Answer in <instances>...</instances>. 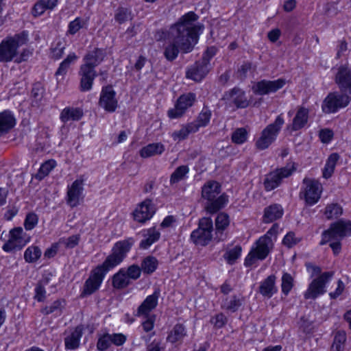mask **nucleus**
Here are the masks:
<instances>
[{
  "label": "nucleus",
  "mask_w": 351,
  "mask_h": 351,
  "mask_svg": "<svg viewBox=\"0 0 351 351\" xmlns=\"http://www.w3.org/2000/svg\"><path fill=\"white\" fill-rule=\"evenodd\" d=\"M106 56L105 49L95 47L93 50L88 51L84 57V64L92 66L95 69Z\"/></svg>",
  "instance_id": "nucleus-25"
},
{
  "label": "nucleus",
  "mask_w": 351,
  "mask_h": 351,
  "mask_svg": "<svg viewBox=\"0 0 351 351\" xmlns=\"http://www.w3.org/2000/svg\"><path fill=\"white\" fill-rule=\"evenodd\" d=\"M211 115V111L208 109V108L204 107L201 112L199 114L197 120L191 123L197 127L198 130L199 128L205 127L208 124Z\"/></svg>",
  "instance_id": "nucleus-46"
},
{
  "label": "nucleus",
  "mask_w": 351,
  "mask_h": 351,
  "mask_svg": "<svg viewBox=\"0 0 351 351\" xmlns=\"http://www.w3.org/2000/svg\"><path fill=\"white\" fill-rule=\"evenodd\" d=\"M27 41L28 34L25 31L3 40L0 43V62L14 60L19 47Z\"/></svg>",
  "instance_id": "nucleus-4"
},
{
  "label": "nucleus",
  "mask_w": 351,
  "mask_h": 351,
  "mask_svg": "<svg viewBox=\"0 0 351 351\" xmlns=\"http://www.w3.org/2000/svg\"><path fill=\"white\" fill-rule=\"evenodd\" d=\"M84 179L82 176L75 180L71 186H68L66 192V202L71 207L79 205L80 199L84 191Z\"/></svg>",
  "instance_id": "nucleus-19"
},
{
  "label": "nucleus",
  "mask_w": 351,
  "mask_h": 351,
  "mask_svg": "<svg viewBox=\"0 0 351 351\" xmlns=\"http://www.w3.org/2000/svg\"><path fill=\"white\" fill-rule=\"evenodd\" d=\"M189 172V168L187 165H181L177 167L170 176V184L171 185L179 182L186 176Z\"/></svg>",
  "instance_id": "nucleus-45"
},
{
  "label": "nucleus",
  "mask_w": 351,
  "mask_h": 351,
  "mask_svg": "<svg viewBox=\"0 0 351 351\" xmlns=\"http://www.w3.org/2000/svg\"><path fill=\"white\" fill-rule=\"evenodd\" d=\"M134 243V240L132 237L114 243L111 253L102 264L92 270L89 277L85 281L81 293L82 298L90 295L99 289L106 274L124 260Z\"/></svg>",
  "instance_id": "nucleus-2"
},
{
  "label": "nucleus",
  "mask_w": 351,
  "mask_h": 351,
  "mask_svg": "<svg viewBox=\"0 0 351 351\" xmlns=\"http://www.w3.org/2000/svg\"><path fill=\"white\" fill-rule=\"evenodd\" d=\"M342 214L343 208L337 203L328 204L325 208L324 215L328 220L337 219Z\"/></svg>",
  "instance_id": "nucleus-43"
},
{
  "label": "nucleus",
  "mask_w": 351,
  "mask_h": 351,
  "mask_svg": "<svg viewBox=\"0 0 351 351\" xmlns=\"http://www.w3.org/2000/svg\"><path fill=\"white\" fill-rule=\"evenodd\" d=\"M65 49V43L62 38H57L52 43L50 47V56L54 60H58L62 58L64 50Z\"/></svg>",
  "instance_id": "nucleus-40"
},
{
  "label": "nucleus",
  "mask_w": 351,
  "mask_h": 351,
  "mask_svg": "<svg viewBox=\"0 0 351 351\" xmlns=\"http://www.w3.org/2000/svg\"><path fill=\"white\" fill-rule=\"evenodd\" d=\"M241 250V247L237 245L234 248L227 251L224 254V258L229 264L232 265L239 258Z\"/></svg>",
  "instance_id": "nucleus-55"
},
{
  "label": "nucleus",
  "mask_w": 351,
  "mask_h": 351,
  "mask_svg": "<svg viewBox=\"0 0 351 351\" xmlns=\"http://www.w3.org/2000/svg\"><path fill=\"white\" fill-rule=\"evenodd\" d=\"M160 294V289H156L153 294L148 295L138 307L136 315L138 317L148 316L149 313L157 306Z\"/></svg>",
  "instance_id": "nucleus-22"
},
{
  "label": "nucleus",
  "mask_w": 351,
  "mask_h": 351,
  "mask_svg": "<svg viewBox=\"0 0 351 351\" xmlns=\"http://www.w3.org/2000/svg\"><path fill=\"white\" fill-rule=\"evenodd\" d=\"M351 235V221L340 219L332 223L322 234L319 245H324L332 240H341Z\"/></svg>",
  "instance_id": "nucleus-5"
},
{
  "label": "nucleus",
  "mask_w": 351,
  "mask_h": 351,
  "mask_svg": "<svg viewBox=\"0 0 351 351\" xmlns=\"http://www.w3.org/2000/svg\"><path fill=\"white\" fill-rule=\"evenodd\" d=\"M186 335V332L184 326L181 324H177L169 334L167 341L174 343L182 341Z\"/></svg>",
  "instance_id": "nucleus-39"
},
{
  "label": "nucleus",
  "mask_w": 351,
  "mask_h": 351,
  "mask_svg": "<svg viewBox=\"0 0 351 351\" xmlns=\"http://www.w3.org/2000/svg\"><path fill=\"white\" fill-rule=\"evenodd\" d=\"M15 123L14 117L10 110L0 112V136L11 130Z\"/></svg>",
  "instance_id": "nucleus-34"
},
{
  "label": "nucleus",
  "mask_w": 351,
  "mask_h": 351,
  "mask_svg": "<svg viewBox=\"0 0 351 351\" xmlns=\"http://www.w3.org/2000/svg\"><path fill=\"white\" fill-rule=\"evenodd\" d=\"M351 101V97L342 92H332L324 99L322 108L326 114L335 113L339 109L346 108Z\"/></svg>",
  "instance_id": "nucleus-8"
},
{
  "label": "nucleus",
  "mask_w": 351,
  "mask_h": 351,
  "mask_svg": "<svg viewBox=\"0 0 351 351\" xmlns=\"http://www.w3.org/2000/svg\"><path fill=\"white\" fill-rule=\"evenodd\" d=\"M333 276V271H326L313 280L304 293V298L306 300H315L318 296L325 293L326 291V285Z\"/></svg>",
  "instance_id": "nucleus-9"
},
{
  "label": "nucleus",
  "mask_w": 351,
  "mask_h": 351,
  "mask_svg": "<svg viewBox=\"0 0 351 351\" xmlns=\"http://www.w3.org/2000/svg\"><path fill=\"white\" fill-rule=\"evenodd\" d=\"M78 75L80 77V90L82 92L90 90L97 75L95 69L82 64L80 67Z\"/></svg>",
  "instance_id": "nucleus-18"
},
{
  "label": "nucleus",
  "mask_w": 351,
  "mask_h": 351,
  "mask_svg": "<svg viewBox=\"0 0 351 351\" xmlns=\"http://www.w3.org/2000/svg\"><path fill=\"white\" fill-rule=\"evenodd\" d=\"M198 16L193 12H189L168 29H161L156 32L158 41H165L163 55L170 62L178 56L179 52H191L198 41L199 32L203 26L195 24Z\"/></svg>",
  "instance_id": "nucleus-1"
},
{
  "label": "nucleus",
  "mask_w": 351,
  "mask_h": 351,
  "mask_svg": "<svg viewBox=\"0 0 351 351\" xmlns=\"http://www.w3.org/2000/svg\"><path fill=\"white\" fill-rule=\"evenodd\" d=\"M38 222V215L34 213H29L25 217L24 221V227L26 230H31L36 226Z\"/></svg>",
  "instance_id": "nucleus-57"
},
{
  "label": "nucleus",
  "mask_w": 351,
  "mask_h": 351,
  "mask_svg": "<svg viewBox=\"0 0 351 351\" xmlns=\"http://www.w3.org/2000/svg\"><path fill=\"white\" fill-rule=\"evenodd\" d=\"M197 131V127L195 124L189 123L183 125L180 130L174 131L171 134V137L175 141H180L186 138L191 133H195Z\"/></svg>",
  "instance_id": "nucleus-35"
},
{
  "label": "nucleus",
  "mask_w": 351,
  "mask_h": 351,
  "mask_svg": "<svg viewBox=\"0 0 351 351\" xmlns=\"http://www.w3.org/2000/svg\"><path fill=\"white\" fill-rule=\"evenodd\" d=\"M308 114L309 110L308 108L304 106L298 107L291 126V130L298 131L303 128L308 122Z\"/></svg>",
  "instance_id": "nucleus-27"
},
{
  "label": "nucleus",
  "mask_w": 351,
  "mask_h": 351,
  "mask_svg": "<svg viewBox=\"0 0 351 351\" xmlns=\"http://www.w3.org/2000/svg\"><path fill=\"white\" fill-rule=\"evenodd\" d=\"M144 239L140 242L139 247L141 249H147L153 243L159 240L160 233L155 227L145 230L143 232Z\"/></svg>",
  "instance_id": "nucleus-32"
},
{
  "label": "nucleus",
  "mask_w": 351,
  "mask_h": 351,
  "mask_svg": "<svg viewBox=\"0 0 351 351\" xmlns=\"http://www.w3.org/2000/svg\"><path fill=\"white\" fill-rule=\"evenodd\" d=\"M132 19V12L128 8H119L115 13L114 19L117 22L121 24Z\"/></svg>",
  "instance_id": "nucleus-52"
},
{
  "label": "nucleus",
  "mask_w": 351,
  "mask_h": 351,
  "mask_svg": "<svg viewBox=\"0 0 351 351\" xmlns=\"http://www.w3.org/2000/svg\"><path fill=\"white\" fill-rule=\"evenodd\" d=\"M277 227L274 225L267 233L261 237L256 242V247H252L245 259V267H251L257 260L263 261L269 255L273 248L272 236L276 235Z\"/></svg>",
  "instance_id": "nucleus-3"
},
{
  "label": "nucleus",
  "mask_w": 351,
  "mask_h": 351,
  "mask_svg": "<svg viewBox=\"0 0 351 351\" xmlns=\"http://www.w3.org/2000/svg\"><path fill=\"white\" fill-rule=\"evenodd\" d=\"M276 280L275 275H270L261 283L259 292L263 296L270 298L278 291Z\"/></svg>",
  "instance_id": "nucleus-28"
},
{
  "label": "nucleus",
  "mask_w": 351,
  "mask_h": 351,
  "mask_svg": "<svg viewBox=\"0 0 351 351\" xmlns=\"http://www.w3.org/2000/svg\"><path fill=\"white\" fill-rule=\"evenodd\" d=\"M222 100L225 101L226 104L230 106L234 105L237 108H245L249 105L245 92L237 87L225 92Z\"/></svg>",
  "instance_id": "nucleus-15"
},
{
  "label": "nucleus",
  "mask_w": 351,
  "mask_h": 351,
  "mask_svg": "<svg viewBox=\"0 0 351 351\" xmlns=\"http://www.w3.org/2000/svg\"><path fill=\"white\" fill-rule=\"evenodd\" d=\"M221 184L215 180L206 182L202 187V198L205 201L222 194Z\"/></svg>",
  "instance_id": "nucleus-26"
},
{
  "label": "nucleus",
  "mask_w": 351,
  "mask_h": 351,
  "mask_svg": "<svg viewBox=\"0 0 351 351\" xmlns=\"http://www.w3.org/2000/svg\"><path fill=\"white\" fill-rule=\"evenodd\" d=\"M283 208L280 204H274L266 207L264 210L263 221L271 223L282 217Z\"/></svg>",
  "instance_id": "nucleus-31"
},
{
  "label": "nucleus",
  "mask_w": 351,
  "mask_h": 351,
  "mask_svg": "<svg viewBox=\"0 0 351 351\" xmlns=\"http://www.w3.org/2000/svg\"><path fill=\"white\" fill-rule=\"evenodd\" d=\"M112 344V339L110 334L106 333L99 337L97 343V349L99 351H105L108 349Z\"/></svg>",
  "instance_id": "nucleus-54"
},
{
  "label": "nucleus",
  "mask_w": 351,
  "mask_h": 351,
  "mask_svg": "<svg viewBox=\"0 0 351 351\" xmlns=\"http://www.w3.org/2000/svg\"><path fill=\"white\" fill-rule=\"evenodd\" d=\"M196 99V95L193 93L183 94L179 97L175 105V108L168 110V116L171 119H177L182 117L186 110L191 107Z\"/></svg>",
  "instance_id": "nucleus-13"
},
{
  "label": "nucleus",
  "mask_w": 351,
  "mask_h": 351,
  "mask_svg": "<svg viewBox=\"0 0 351 351\" xmlns=\"http://www.w3.org/2000/svg\"><path fill=\"white\" fill-rule=\"evenodd\" d=\"M286 84V80L279 78L275 80H262L252 86V91L257 95H265L274 93Z\"/></svg>",
  "instance_id": "nucleus-12"
},
{
  "label": "nucleus",
  "mask_w": 351,
  "mask_h": 351,
  "mask_svg": "<svg viewBox=\"0 0 351 351\" xmlns=\"http://www.w3.org/2000/svg\"><path fill=\"white\" fill-rule=\"evenodd\" d=\"M57 162L53 159H49L43 162L35 175V178L38 180H42L47 176L50 172L56 167Z\"/></svg>",
  "instance_id": "nucleus-38"
},
{
  "label": "nucleus",
  "mask_w": 351,
  "mask_h": 351,
  "mask_svg": "<svg viewBox=\"0 0 351 351\" xmlns=\"http://www.w3.org/2000/svg\"><path fill=\"white\" fill-rule=\"evenodd\" d=\"M112 339V343L117 346H122L126 341V337L122 333H114L110 335Z\"/></svg>",
  "instance_id": "nucleus-61"
},
{
  "label": "nucleus",
  "mask_w": 351,
  "mask_h": 351,
  "mask_svg": "<svg viewBox=\"0 0 351 351\" xmlns=\"http://www.w3.org/2000/svg\"><path fill=\"white\" fill-rule=\"evenodd\" d=\"M322 192V186L318 181L307 178L303 180V190L300 192V196L303 195L308 205L316 204L320 199Z\"/></svg>",
  "instance_id": "nucleus-11"
},
{
  "label": "nucleus",
  "mask_w": 351,
  "mask_h": 351,
  "mask_svg": "<svg viewBox=\"0 0 351 351\" xmlns=\"http://www.w3.org/2000/svg\"><path fill=\"white\" fill-rule=\"evenodd\" d=\"M345 289V285L343 282L341 280H338L337 281V287L336 288L335 291L333 292L329 293V296L330 299L335 300L339 296H340L343 291Z\"/></svg>",
  "instance_id": "nucleus-60"
},
{
  "label": "nucleus",
  "mask_w": 351,
  "mask_h": 351,
  "mask_svg": "<svg viewBox=\"0 0 351 351\" xmlns=\"http://www.w3.org/2000/svg\"><path fill=\"white\" fill-rule=\"evenodd\" d=\"M298 243L293 232L287 233L282 240V243L289 248L292 247Z\"/></svg>",
  "instance_id": "nucleus-62"
},
{
  "label": "nucleus",
  "mask_w": 351,
  "mask_h": 351,
  "mask_svg": "<svg viewBox=\"0 0 351 351\" xmlns=\"http://www.w3.org/2000/svg\"><path fill=\"white\" fill-rule=\"evenodd\" d=\"M242 302L236 295L226 298L222 304V307L228 311L235 312L241 306Z\"/></svg>",
  "instance_id": "nucleus-48"
},
{
  "label": "nucleus",
  "mask_w": 351,
  "mask_h": 351,
  "mask_svg": "<svg viewBox=\"0 0 351 351\" xmlns=\"http://www.w3.org/2000/svg\"><path fill=\"white\" fill-rule=\"evenodd\" d=\"M41 256V250L37 246H30L24 253V258L27 263L36 262Z\"/></svg>",
  "instance_id": "nucleus-49"
},
{
  "label": "nucleus",
  "mask_w": 351,
  "mask_h": 351,
  "mask_svg": "<svg viewBox=\"0 0 351 351\" xmlns=\"http://www.w3.org/2000/svg\"><path fill=\"white\" fill-rule=\"evenodd\" d=\"M228 203V196L223 193L216 197H211L210 199L205 200L204 210L209 214H215L223 209Z\"/></svg>",
  "instance_id": "nucleus-23"
},
{
  "label": "nucleus",
  "mask_w": 351,
  "mask_h": 351,
  "mask_svg": "<svg viewBox=\"0 0 351 351\" xmlns=\"http://www.w3.org/2000/svg\"><path fill=\"white\" fill-rule=\"evenodd\" d=\"M339 158V155L337 153H332L328 156L323 169V177L324 178L328 179L332 176Z\"/></svg>",
  "instance_id": "nucleus-37"
},
{
  "label": "nucleus",
  "mask_w": 351,
  "mask_h": 351,
  "mask_svg": "<svg viewBox=\"0 0 351 351\" xmlns=\"http://www.w3.org/2000/svg\"><path fill=\"white\" fill-rule=\"evenodd\" d=\"M335 82L339 90L347 95H351V69L341 65L335 75Z\"/></svg>",
  "instance_id": "nucleus-21"
},
{
  "label": "nucleus",
  "mask_w": 351,
  "mask_h": 351,
  "mask_svg": "<svg viewBox=\"0 0 351 351\" xmlns=\"http://www.w3.org/2000/svg\"><path fill=\"white\" fill-rule=\"evenodd\" d=\"M99 106L108 112H114L118 107L116 93L110 85L104 86L100 93Z\"/></svg>",
  "instance_id": "nucleus-16"
},
{
  "label": "nucleus",
  "mask_w": 351,
  "mask_h": 351,
  "mask_svg": "<svg viewBox=\"0 0 351 351\" xmlns=\"http://www.w3.org/2000/svg\"><path fill=\"white\" fill-rule=\"evenodd\" d=\"M247 132L243 128L237 129L232 134V141L236 144H242L247 141Z\"/></svg>",
  "instance_id": "nucleus-53"
},
{
  "label": "nucleus",
  "mask_w": 351,
  "mask_h": 351,
  "mask_svg": "<svg viewBox=\"0 0 351 351\" xmlns=\"http://www.w3.org/2000/svg\"><path fill=\"white\" fill-rule=\"evenodd\" d=\"M230 224L229 216L225 213H220L215 219V237L217 241H223L226 238V229Z\"/></svg>",
  "instance_id": "nucleus-24"
},
{
  "label": "nucleus",
  "mask_w": 351,
  "mask_h": 351,
  "mask_svg": "<svg viewBox=\"0 0 351 351\" xmlns=\"http://www.w3.org/2000/svg\"><path fill=\"white\" fill-rule=\"evenodd\" d=\"M294 285V280L293 276L287 272H285L282 276L281 289L282 292L287 295Z\"/></svg>",
  "instance_id": "nucleus-51"
},
{
  "label": "nucleus",
  "mask_w": 351,
  "mask_h": 351,
  "mask_svg": "<svg viewBox=\"0 0 351 351\" xmlns=\"http://www.w3.org/2000/svg\"><path fill=\"white\" fill-rule=\"evenodd\" d=\"M210 64L206 58L195 62L189 67L186 72V77L195 82L202 81L210 71Z\"/></svg>",
  "instance_id": "nucleus-17"
},
{
  "label": "nucleus",
  "mask_w": 351,
  "mask_h": 351,
  "mask_svg": "<svg viewBox=\"0 0 351 351\" xmlns=\"http://www.w3.org/2000/svg\"><path fill=\"white\" fill-rule=\"evenodd\" d=\"M32 54V52L31 51L27 49H24L19 55L16 54L14 62L16 63H21L22 62L27 61Z\"/></svg>",
  "instance_id": "nucleus-64"
},
{
  "label": "nucleus",
  "mask_w": 351,
  "mask_h": 351,
  "mask_svg": "<svg viewBox=\"0 0 351 351\" xmlns=\"http://www.w3.org/2000/svg\"><path fill=\"white\" fill-rule=\"evenodd\" d=\"M64 300H56L51 305L46 306L40 309V312L42 314L45 315H48L53 313H58V315H60L62 313V309L64 308Z\"/></svg>",
  "instance_id": "nucleus-41"
},
{
  "label": "nucleus",
  "mask_w": 351,
  "mask_h": 351,
  "mask_svg": "<svg viewBox=\"0 0 351 351\" xmlns=\"http://www.w3.org/2000/svg\"><path fill=\"white\" fill-rule=\"evenodd\" d=\"M285 123L281 114L278 115L274 123L269 124L261 132V136L256 141L257 149L264 150L274 142Z\"/></svg>",
  "instance_id": "nucleus-6"
},
{
  "label": "nucleus",
  "mask_w": 351,
  "mask_h": 351,
  "mask_svg": "<svg viewBox=\"0 0 351 351\" xmlns=\"http://www.w3.org/2000/svg\"><path fill=\"white\" fill-rule=\"evenodd\" d=\"M333 137V132L331 130L324 129L319 132V138L324 143H328Z\"/></svg>",
  "instance_id": "nucleus-63"
},
{
  "label": "nucleus",
  "mask_w": 351,
  "mask_h": 351,
  "mask_svg": "<svg viewBox=\"0 0 351 351\" xmlns=\"http://www.w3.org/2000/svg\"><path fill=\"white\" fill-rule=\"evenodd\" d=\"M346 341V334L343 331H337L335 335L332 345V351H343Z\"/></svg>",
  "instance_id": "nucleus-47"
},
{
  "label": "nucleus",
  "mask_w": 351,
  "mask_h": 351,
  "mask_svg": "<svg viewBox=\"0 0 351 351\" xmlns=\"http://www.w3.org/2000/svg\"><path fill=\"white\" fill-rule=\"evenodd\" d=\"M213 223L210 217L199 219L198 228L191 234V241L197 245L206 246L213 239Z\"/></svg>",
  "instance_id": "nucleus-7"
},
{
  "label": "nucleus",
  "mask_w": 351,
  "mask_h": 351,
  "mask_svg": "<svg viewBox=\"0 0 351 351\" xmlns=\"http://www.w3.org/2000/svg\"><path fill=\"white\" fill-rule=\"evenodd\" d=\"M25 234L21 227H16L10 231V238L3 244L2 248L5 252H10L13 250H21L27 243L23 235Z\"/></svg>",
  "instance_id": "nucleus-14"
},
{
  "label": "nucleus",
  "mask_w": 351,
  "mask_h": 351,
  "mask_svg": "<svg viewBox=\"0 0 351 351\" xmlns=\"http://www.w3.org/2000/svg\"><path fill=\"white\" fill-rule=\"evenodd\" d=\"M84 328L82 325L77 326L70 335L64 339L66 349L75 350L80 346V339L82 337Z\"/></svg>",
  "instance_id": "nucleus-29"
},
{
  "label": "nucleus",
  "mask_w": 351,
  "mask_h": 351,
  "mask_svg": "<svg viewBox=\"0 0 351 351\" xmlns=\"http://www.w3.org/2000/svg\"><path fill=\"white\" fill-rule=\"evenodd\" d=\"M84 23L82 19L80 17L75 18L73 21H71L68 25V30L66 32L67 35H74L80 29L83 27Z\"/></svg>",
  "instance_id": "nucleus-56"
},
{
  "label": "nucleus",
  "mask_w": 351,
  "mask_h": 351,
  "mask_svg": "<svg viewBox=\"0 0 351 351\" xmlns=\"http://www.w3.org/2000/svg\"><path fill=\"white\" fill-rule=\"evenodd\" d=\"M128 279L137 280L141 276V269L136 265H132L125 271Z\"/></svg>",
  "instance_id": "nucleus-58"
},
{
  "label": "nucleus",
  "mask_w": 351,
  "mask_h": 351,
  "mask_svg": "<svg viewBox=\"0 0 351 351\" xmlns=\"http://www.w3.org/2000/svg\"><path fill=\"white\" fill-rule=\"evenodd\" d=\"M49 279L45 278L38 282L35 287V295L34 299L38 302H44L46 299V291L45 285L48 284Z\"/></svg>",
  "instance_id": "nucleus-50"
},
{
  "label": "nucleus",
  "mask_w": 351,
  "mask_h": 351,
  "mask_svg": "<svg viewBox=\"0 0 351 351\" xmlns=\"http://www.w3.org/2000/svg\"><path fill=\"white\" fill-rule=\"evenodd\" d=\"M156 212L152 199H146L141 202L133 213L134 219L139 223H145L149 220Z\"/></svg>",
  "instance_id": "nucleus-20"
},
{
  "label": "nucleus",
  "mask_w": 351,
  "mask_h": 351,
  "mask_svg": "<svg viewBox=\"0 0 351 351\" xmlns=\"http://www.w3.org/2000/svg\"><path fill=\"white\" fill-rule=\"evenodd\" d=\"M227 322V318L223 313L217 314L210 319V323L217 328H222Z\"/></svg>",
  "instance_id": "nucleus-59"
},
{
  "label": "nucleus",
  "mask_w": 351,
  "mask_h": 351,
  "mask_svg": "<svg viewBox=\"0 0 351 351\" xmlns=\"http://www.w3.org/2000/svg\"><path fill=\"white\" fill-rule=\"evenodd\" d=\"M77 58L78 57L75 55V53H69L67 57L60 64V66L56 72V75L64 76L66 75L71 64L77 60Z\"/></svg>",
  "instance_id": "nucleus-44"
},
{
  "label": "nucleus",
  "mask_w": 351,
  "mask_h": 351,
  "mask_svg": "<svg viewBox=\"0 0 351 351\" xmlns=\"http://www.w3.org/2000/svg\"><path fill=\"white\" fill-rule=\"evenodd\" d=\"M295 170L293 164H289L286 167L277 169L266 176L264 180V186L266 191H269L277 188L283 178L290 176Z\"/></svg>",
  "instance_id": "nucleus-10"
},
{
  "label": "nucleus",
  "mask_w": 351,
  "mask_h": 351,
  "mask_svg": "<svg viewBox=\"0 0 351 351\" xmlns=\"http://www.w3.org/2000/svg\"><path fill=\"white\" fill-rule=\"evenodd\" d=\"M83 110L80 108L66 107L60 112V119L64 123L79 121L83 117Z\"/></svg>",
  "instance_id": "nucleus-30"
},
{
  "label": "nucleus",
  "mask_w": 351,
  "mask_h": 351,
  "mask_svg": "<svg viewBox=\"0 0 351 351\" xmlns=\"http://www.w3.org/2000/svg\"><path fill=\"white\" fill-rule=\"evenodd\" d=\"M158 265V262L156 258L148 256L143 260L140 267L145 274H151L156 271Z\"/></svg>",
  "instance_id": "nucleus-42"
},
{
  "label": "nucleus",
  "mask_w": 351,
  "mask_h": 351,
  "mask_svg": "<svg viewBox=\"0 0 351 351\" xmlns=\"http://www.w3.org/2000/svg\"><path fill=\"white\" fill-rule=\"evenodd\" d=\"M165 150V147L162 143H152L142 147L139 152V154L142 158H146L161 155Z\"/></svg>",
  "instance_id": "nucleus-33"
},
{
  "label": "nucleus",
  "mask_w": 351,
  "mask_h": 351,
  "mask_svg": "<svg viewBox=\"0 0 351 351\" xmlns=\"http://www.w3.org/2000/svg\"><path fill=\"white\" fill-rule=\"evenodd\" d=\"M112 283L113 287L117 289H122L128 287L130 284V281L126 275L125 270L121 269L116 273L112 277Z\"/></svg>",
  "instance_id": "nucleus-36"
}]
</instances>
